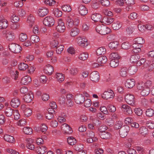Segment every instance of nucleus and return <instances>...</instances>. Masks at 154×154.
<instances>
[{
	"label": "nucleus",
	"instance_id": "6",
	"mask_svg": "<svg viewBox=\"0 0 154 154\" xmlns=\"http://www.w3.org/2000/svg\"><path fill=\"white\" fill-rule=\"evenodd\" d=\"M126 102L131 106L135 105V100L134 96L131 94H128L125 97Z\"/></svg>",
	"mask_w": 154,
	"mask_h": 154
},
{
	"label": "nucleus",
	"instance_id": "11",
	"mask_svg": "<svg viewBox=\"0 0 154 154\" xmlns=\"http://www.w3.org/2000/svg\"><path fill=\"white\" fill-rule=\"evenodd\" d=\"M85 97L82 94L76 95L75 97L74 100L75 102L78 104H81L84 102Z\"/></svg>",
	"mask_w": 154,
	"mask_h": 154
},
{
	"label": "nucleus",
	"instance_id": "17",
	"mask_svg": "<svg viewBox=\"0 0 154 154\" xmlns=\"http://www.w3.org/2000/svg\"><path fill=\"white\" fill-rule=\"evenodd\" d=\"M48 12L49 11L47 8L43 7L39 9L38 14L39 16L43 17L46 15Z\"/></svg>",
	"mask_w": 154,
	"mask_h": 154
},
{
	"label": "nucleus",
	"instance_id": "61",
	"mask_svg": "<svg viewBox=\"0 0 154 154\" xmlns=\"http://www.w3.org/2000/svg\"><path fill=\"white\" fill-rule=\"evenodd\" d=\"M79 32V29H71L70 35L72 37L77 35Z\"/></svg>",
	"mask_w": 154,
	"mask_h": 154
},
{
	"label": "nucleus",
	"instance_id": "25",
	"mask_svg": "<svg viewBox=\"0 0 154 154\" xmlns=\"http://www.w3.org/2000/svg\"><path fill=\"white\" fill-rule=\"evenodd\" d=\"M48 128L47 126L45 124H42L40 127H36L34 128V129L37 131H40L42 132H44L46 131Z\"/></svg>",
	"mask_w": 154,
	"mask_h": 154
},
{
	"label": "nucleus",
	"instance_id": "16",
	"mask_svg": "<svg viewBox=\"0 0 154 154\" xmlns=\"http://www.w3.org/2000/svg\"><path fill=\"white\" fill-rule=\"evenodd\" d=\"M135 85V81L134 79L127 80L125 83V86L128 88H132Z\"/></svg>",
	"mask_w": 154,
	"mask_h": 154
},
{
	"label": "nucleus",
	"instance_id": "40",
	"mask_svg": "<svg viewBox=\"0 0 154 154\" xmlns=\"http://www.w3.org/2000/svg\"><path fill=\"white\" fill-rule=\"evenodd\" d=\"M119 64V61L117 59H112L110 63V66L113 68H116Z\"/></svg>",
	"mask_w": 154,
	"mask_h": 154
},
{
	"label": "nucleus",
	"instance_id": "60",
	"mask_svg": "<svg viewBox=\"0 0 154 154\" xmlns=\"http://www.w3.org/2000/svg\"><path fill=\"white\" fill-rule=\"evenodd\" d=\"M11 21L12 23H17L19 20V18L15 15H13L11 17Z\"/></svg>",
	"mask_w": 154,
	"mask_h": 154
},
{
	"label": "nucleus",
	"instance_id": "48",
	"mask_svg": "<svg viewBox=\"0 0 154 154\" xmlns=\"http://www.w3.org/2000/svg\"><path fill=\"white\" fill-rule=\"evenodd\" d=\"M30 39L31 41L33 43H37L40 40L39 37L35 35H32Z\"/></svg>",
	"mask_w": 154,
	"mask_h": 154
},
{
	"label": "nucleus",
	"instance_id": "57",
	"mask_svg": "<svg viewBox=\"0 0 154 154\" xmlns=\"http://www.w3.org/2000/svg\"><path fill=\"white\" fill-rule=\"evenodd\" d=\"M64 47L62 45H60L56 48V52L57 54H60L63 50Z\"/></svg>",
	"mask_w": 154,
	"mask_h": 154
},
{
	"label": "nucleus",
	"instance_id": "44",
	"mask_svg": "<svg viewBox=\"0 0 154 154\" xmlns=\"http://www.w3.org/2000/svg\"><path fill=\"white\" fill-rule=\"evenodd\" d=\"M27 38V36L25 33H22L19 36V39L22 42L25 41Z\"/></svg>",
	"mask_w": 154,
	"mask_h": 154
},
{
	"label": "nucleus",
	"instance_id": "10",
	"mask_svg": "<svg viewBox=\"0 0 154 154\" xmlns=\"http://www.w3.org/2000/svg\"><path fill=\"white\" fill-rule=\"evenodd\" d=\"M90 79L93 82H97L100 79L99 73L97 71H94L90 75Z\"/></svg>",
	"mask_w": 154,
	"mask_h": 154
},
{
	"label": "nucleus",
	"instance_id": "13",
	"mask_svg": "<svg viewBox=\"0 0 154 154\" xmlns=\"http://www.w3.org/2000/svg\"><path fill=\"white\" fill-rule=\"evenodd\" d=\"M7 69L11 75L14 76V79L16 80L18 78L19 72L18 71L15 70L14 68L10 66L8 67Z\"/></svg>",
	"mask_w": 154,
	"mask_h": 154
},
{
	"label": "nucleus",
	"instance_id": "59",
	"mask_svg": "<svg viewBox=\"0 0 154 154\" xmlns=\"http://www.w3.org/2000/svg\"><path fill=\"white\" fill-rule=\"evenodd\" d=\"M84 106L86 107H88L90 106L91 105L92 103L90 99H87L86 100H85Z\"/></svg>",
	"mask_w": 154,
	"mask_h": 154
},
{
	"label": "nucleus",
	"instance_id": "8",
	"mask_svg": "<svg viewBox=\"0 0 154 154\" xmlns=\"http://www.w3.org/2000/svg\"><path fill=\"white\" fill-rule=\"evenodd\" d=\"M130 130L129 127L127 125L122 126L119 130V134L121 137L124 138L127 135Z\"/></svg>",
	"mask_w": 154,
	"mask_h": 154
},
{
	"label": "nucleus",
	"instance_id": "27",
	"mask_svg": "<svg viewBox=\"0 0 154 154\" xmlns=\"http://www.w3.org/2000/svg\"><path fill=\"white\" fill-rule=\"evenodd\" d=\"M99 134L101 138L106 139L109 138L111 135L107 131L100 132Z\"/></svg>",
	"mask_w": 154,
	"mask_h": 154
},
{
	"label": "nucleus",
	"instance_id": "7",
	"mask_svg": "<svg viewBox=\"0 0 154 154\" xmlns=\"http://www.w3.org/2000/svg\"><path fill=\"white\" fill-rule=\"evenodd\" d=\"M4 34H5L6 39L9 41H11L15 38V34L10 29H5L3 31Z\"/></svg>",
	"mask_w": 154,
	"mask_h": 154
},
{
	"label": "nucleus",
	"instance_id": "5",
	"mask_svg": "<svg viewBox=\"0 0 154 154\" xmlns=\"http://www.w3.org/2000/svg\"><path fill=\"white\" fill-rule=\"evenodd\" d=\"M43 23L46 26L51 27L54 25V18L52 17L47 16L44 20Z\"/></svg>",
	"mask_w": 154,
	"mask_h": 154
},
{
	"label": "nucleus",
	"instance_id": "64",
	"mask_svg": "<svg viewBox=\"0 0 154 154\" xmlns=\"http://www.w3.org/2000/svg\"><path fill=\"white\" fill-rule=\"evenodd\" d=\"M146 125L150 129H152L154 128V123L151 121H147L146 122Z\"/></svg>",
	"mask_w": 154,
	"mask_h": 154
},
{
	"label": "nucleus",
	"instance_id": "56",
	"mask_svg": "<svg viewBox=\"0 0 154 154\" xmlns=\"http://www.w3.org/2000/svg\"><path fill=\"white\" fill-rule=\"evenodd\" d=\"M74 149L76 151L79 152L83 150V146L80 144H77L74 146Z\"/></svg>",
	"mask_w": 154,
	"mask_h": 154
},
{
	"label": "nucleus",
	"instance_id": "62",
	"mask_svg": "<svg viewBox=\"0 0 154 154\" xmlns=\"http://www.w3.org/2000/svg\"><path fill=\"white\" fill-rule=\"evenodd\" d=\"M46 67L48 70V71L49 75H51L54 71V70L53 67L49 64H48L46 66Z\"/></svg>",
	"mask_w": 154,
	"mask_h": 154
},
{
	"label": "nucleus",
	"instance_id": "45",
	"mask_svg": "<svg viewBox=\"0 0 154 154\" xmlns=\"http://www.w3.org/2000/svg\"><path fill=\"white\" fill-rule=\"evenodd\" d=\"M88 57V54L87 53L81 54L79 56V58L82 60H86Z\"/></svg>",
	"mask_w": 154,
	"mask_h": 154
},
{
	"label": "nucleus",
	"instance_id": "3",
	"mask_svg": "<svg viewBox=\"0 0 154 154\" xmlns=\"http://www.w3.org/2000/svg\"><path fill=\"white\" fill-rule=\"evenodd\" d=\"M114 96V93L111 90L105 91L101 95V98L105 100H107L109 99H113Z\"/></svg>",
	"mask_w": 154,
	"mask_h": 154
},
{
	"label": "nucleus",
	"instance_id": "1",
	"mask_svg": "<svg viewBox=\"0 0 154 154\" xmlns=\"http://www.w3.org/2000/svg\"><path fill=\"white\" fill-rule=\"evenodd\" d=\"M9 48L12 52L15 54L20 53L22 50V48L20 45L14 43L10 44Z\"/></svg>",
	"mask_w": 154,
	"mask_h": 154
},
{
	"label": "nucleus",
	"instance_id": "12",
	"mask_svg": "<svg viewBox=\"0 0 154 154\" xmlns=\"http://www.w3.org/2000/svg\"><path fill=\"white\" fill-rule=\"evenodd\" d=\"M62 129L67 134H72L73 132L72 128L69 125L66 123L63 124Z\"/></svg>",
	"mask_w": 154,
	"mask_h": 154
},
{
	"label": "nucleus",
	"instance_id": "4",
	"mask_svg": "<svg viewBox=\"0 0 154 154\" xmlns=\"http://www.w3.org/2000/svg\"><path fill=\"white\" fill-rule=\"evenodd\" d=\"M66 24L69 28H71L73 26H74V28L78 29L77 27V25L79 23V21L78 19L75 22H74L69 17H68L66 19Z\"/></svg>",
	"mask_w": 154,
	"mask_h": 154
},
{
	"label": "nucleus",
	"instance_id": "49",
	"mask_svg": "<svg viewBox=\"0 0 154 154\" xmlns=\"http://www.w3.org/2000/svg\"><path fill=\"white\" fill-rule=\"evenodd\" d=\"M45 3L47 5L51 6L57 5L56 2L54 0H45Z\"/></svg>",
	"mask_w": 154,
	"mask_h": 154
},
{
	"label": "nucleus",
	"instance_id": "46",
	"mask_svg": "<svg viewBox=\"0 0 154 154\" xmlns=\"http://www.w3.org/2000/svg\"><path fill=\"white\" fill-rule=\"evenodd\" d=\"M28 67V65L24 63H21L18 66V68L20 70L24 71Z\"/></svg>",
	"mask_w": 154,
	"mask_h": 154
},
{
	"label": "nucleus",
	"instance_id": "50",
	"mask_svg": "<svg viewBox=\"0 0 154 154\" xmlns=\"http://www.w3.org/2000/svg\"><path fill=\"white\" fill-rule=\"evenodd\" d=\"M122 24L119 21L113 23L112 25L113 29H120L122 26Z\"/></svg>",
	"mask_w": 154,
	"mask_h": 154
},
{
	"label": "nucleus",
	"instance_id": "63",
	"mask_svg": "<svg viewBox=\"0 0 154 154\" xmlns=\"http://www.w3.org/2000/svg\"><path fill=\"white\" fill-rule=\"evenodd\" d=\"M107 125L109 126H112L114 125V121L111 118H109L106 120Z\"/></svg>",
	"mask_w": 154,
	"mask_h": 154
},
{
	"label": "nucleus",
	"instance_id": "37",
	"mask_svg": "<svg viewBox=\"0 0 154 154\" xmlns=\"http://www.w3.org/2000/svg\"><path fill=\"white\" fill-rule=\"evenodd\" d=\"M38 153L40 154H44L47 151V149L46 147L44 146H39L37 149Z\"/></svg>",
	"mask_w": 154,
	"mask_h": 154
},
{
	"label": "nucleus",
	"instance_id": "41",
	"mask_svg": "<svg viewBox=\"0 0 154 154\" xmlns=\"http://www.w3.org/2000/svg\"><path fill=\"white\" fill-rule=\"evenodd\" d=\"M68 143L71 145H73L75 144L76 141V139L72 137H70L67 138Z\"/></svg>",
	"mask_w": 154,
	"mask_h": 154
},
{
	"label": "nucleus",
	"instance_id": "58",
	"mask_svg": "<svg viewBox=\"0 0 154 154\" xmlns=\"http://www.w3.org/2000/svg\"><path fill=\"white\" fill-rule=\"evenodd\" d=\"M23 112L25 115L26 117H28L31 115L32 113V111L28 107Z\"/></svg>",
	"mask_w": 154,
	"mask_h": 154
},
{
	"label": "nucleus",
	"instance_id": "30",
	"mask_svg": "<svg viewBox=\"0 0 154 154\" xmlns=\"http://www.w3.org/2000/svg\"><path fill=\"white\" fill-rule=\"evenodd\" d=\"M14 110L10 107H7L5 111V116L7 117H10L12 116Z\"/></svg>",
	"mask_w": 154,
	"mask_h": 154
},
{
	"label": "nucleus",
	"instance_id": "2",
	"mask_svg": "<svg viewBox=\"0 0 154 154\" xmlns=\"http://www.w3.org/2000/svg\"><path fill=\"white\" fill-rule=\"evenodd\" d=\"M76 41L80 46L85 48L88 46V43L87 38L84 36H79L77 38Z\"/></svg>",
	"mask_w": 154,
	"mask_h": 154
},
{
	"label": "nucleus",
	"instance_id": "20",
	"mask_svg": "<svg viewBox=\"0 0 154 154\" xmlns=\"http://www.w3.org/2000/svg\"><path fill=\"white\" fill-rule=\"evenodd\" d=\"M123 110L127 114L131 115L132 113V111L130 107L126 104H123L122 106Z\"/></svg>",
	"mask_w": 154,
	"mask_h": 154
},
{
	"label": "nucleus",
	"instance_id": "19",
	"mask_svg": "<svg viewBox=\"0 0 154 154\" xmlns=\"http://www.w3.org/2000/svg\"><path fill=\"white\" fill-rule=\"evenodd\" d=\"M91 18L95 22H100L102 18V16L101 14H99L96 13L92 14Z\"/></svg>",
	"mask_w": 154,
	"mask_h": 154
},
{
	"label": "nucleus",
	"instance_id": "53",
	"mask_svg": "<svg viewBox=\"0 0 154 154\" xmlns=\"http://www.w3.org/2000/svg\"><path fill=\"white\" fill-rule=\"evenodd\" d=\"M122 122L121 121H118L116 122L114 126V128L116 130L120 129L122 126Z\"/></svg>",
	"mask_w": 154,
	"mask_h": 154
},
{
	"label": "nucleus",
	"instance_id": "15",
	"mask_svg": "<svg viewBox=\"0 0 154 154\" xmlns=\"http://www.w3.org/2000/svg\"><path fill=\"white\" fill-rule=\"evenodd\" d=\"M20 104V99L17 97L12 99L11 102V105L13 107L16 108L18 107Z\"/></svg>",
	"mask_w": 154,
	"mask_h": 154
},
{
	"label": "nucleus",
	"instance_id": "38",
	"mask_svg": "<svg viewBox=\"0 0 154 154\" xmlns=\"http://www.w3.org/2000/svg\"><path fill=\"white\" fill-rule=\"evenodd\" d=\"M150 92V88L145 87L140 92L141 94L143 96L148 95Z\"/></svg>",
	"mask_w": 154,
	"mask_h": 154
},
{
	"label": "nucleus",
	"instance_id": "21",
	"mask_svg": "<svg viewBox=\"0 0 154 154\" xmlns=\"http://www.w3.org/2000/svg\"><path fill=\"white\" fill-rule=\"evenodd\" d=\"M32 81L31 77L27 75L23 77L21 80V82L24 85H27Z\"/></svg>",
	"mask_w": 154,
	"mask_h": 154
},
{
	"label": "nucleus",
	"instance_id": "35",
	"mask_svg": "<svg viewBox=\"0 0 154 154\" xmlns=\"http://www.w3.org/2000/svg\"><path fill=\"white\" fill-rule=\"evenodd\" d=\"M4 139L6 141L10 143H13L15 140L13 137L8 134L4 136Z\"/></svg>",
	"mask_w": 154,
	"mask_h": 154
},
{
	"label": "nucleus",
	"instance_id": "29",
	"mask_svg": "<svg viewBox=\"0 0 154 154\" xmlns=\"http://www.w3.org/2000/svg\"><path fill=\"white\" fill-rule=\"evenodd\" d=\"M137 70V66L135 65H133L128 68V70L131 75H134L136 73Z\"/></svg>",
	"mask_w": 154,
	"mask_h": 154
},
{
	"label": "nucleus",
	"instance_id": "33",
	"mask_svg": "<svg viewBox=\"0 0 154 154\" xmlns=\"http://www.w3.org/2000/svg\"><path fill=\"white\" fill-rule=\"evenodd\" d=\"M111 29H95V31L100 34L101 35H105L108 34L111 32Z\"/></svg>",
	"mask_w": 154,
	"mask_h": 154
},
{
	"label": "nucleus",
	"instance_id": "52",
	"mask_svg": "<svg viewBox=\"0 0 154 154\" xmlns=\"http://www.w3.org/2000/svg\"><path fill=\"white\" fill-rule=\"evenodd\" d=\"M154 114V110L152 109H148L146 111V115L148 117H151Z\"/></svg>",
	"mask_w": 154,
	"mask_h": 154
},
{
	"label": "nucleus",
	"instance_id": "34",
	"mask_svg": "<svg viewBox=\"0 0 154 154\" xmlns=\"http://www.w3.org/2000/svg\"><path fill=\"white\" fill-rule=\"evenodd\" d=\"M33 140L32 139L29 138L27 139V148L31 150H33L35 148V146L32 144Z\"/></svg>",
	"mask_w": 154,
	"mask_h": 154
},
{
	"label": "nucleus",
	"instance_id": "36",
	"mask_svg": "<svg viewBox=\"0 0 154 154\" xmlns=\"http://www.w3.org/2000/svg\"><path fill=\"white\" fill-rule=\"evenodd\" d=\"M53 11L54 15L56 17H60L62 15V11L58 8H55L54 9Z\"/></svg>",
	"mask_w": 154,
	"mask_h": 154
},
{
	"label": "nucleus",
	"instance_id": "47",
	"mask_svg": "<svg viewBox=\"0 0 154 154\" xmlns=\"http://www.w3.org/2000/svg\"><path fill=\"white\" fill-rule=\"evenodd\" d=\"M56 75L57 80L60 83L64 80V77L62 73H57Z\"/></svg>",
	"mask_w": 154,
	"mask_h": 154
},
{
	"label": "nucleus",
	"instance_id": "22",
	"mask_svg": "<svg viewBox=\"0 0 154 154\" xmlns=\"http://www.w3.org/2000/svg\"><path fill=\"white\" fill-rule=\"evenodd\" d=\"M114 21L113 18L108 16L104 17L102 20L101 23H103L106 24H109L112 23Z\"/></svg>",
	"mask_w": 154,
	"mask_h": 154
},
{
	"label": "nucleus",
	"instance_id": "31",
	"mask_svg": "<svg viewBox=\"0 0 154 154\" xmlns=\"http://www.w3.org/2000/svg\"><path fill=\"white\" fill-rule=\"evenodd\" d=\"M127 68L126 67H122L119 71V73L121 76L123 77L127 76Z\"/></svg>",
	"mask_w": 154,
	"mask_h": 154
},
{
	"label": "nucleus",
	"instance_id": "26",
	"mask_svg": "<svg viewBox=\"0 0 154 154\" xmlns=\"http://www.w3.org/2000/svg\"><path fill=\"white\" fill-rule=\"evenodd\" d=\"M8 21L5 19L0 20V29H6L8 26Z\"/></svg>",
	"mask_w": 154,
	"mask_h": 154
},
{
	"label": "nucleus",
	"instance_id": "28",
	"mask_svg": "<svg viewBox=\"0 0 154 154\" xmlns=\"http://www.w3.org/2000/svg\"><path fill=\"white\" fill-rule=\"evenodd\" d=\"M140 57L139 54L132 55L130 58V60L131 63H135L140 60Z\"/></svg>",
	"mask_w": 154,
	"mask_h": 154
},
{
	"label": "nucleus",
	"instance_id": "23",
	"mask_svg": "<svg viewBox=\"0 0 154 154\" xmlns=\"http://www.w3.org/2000/svg\"><path fill=\"white\" fill-rule=\"evenodd\" d=\"M133 41L135 42L133 44H137L140 45V47H142V44L145 42L144 39L142 37H137L133 39Z\"/></svg>",
	"mask_w": 154,
	"mask_h": 154
},
{
	"label": "nucleus",
	"instance_id": "32",
	"mask_svg": "<svg viewBox=\"0 0 154 154\" xmlns=\"http://www.w3.org/2000/svg\"><path fill=\"white\" fill-rule=\"evenodd\" d=\"M139 132L142 135L144 136L148 134V129L146 127L142 126L140 128Z\"/></svg>",
	"mask_w": 154,
	"mask_h": 154
},
{
	"label": "nucleus",
	"instance_id": "55",
	"mask_svg": "<svg viewBox=\"0 0 154 154\" xmlns=\"http://www.w3.org/2000/svg\"><path fill=\"white\" fill-rule=\"evenodd\" d=\"M62 9L64 11L70 12L72 9L70 6L69 5H64L62 6Z\"/></svg>",
	"mask_w": 154,
	"mask_h": 154
},
{
	"label": "nucleus",
	"instance_id": "54",
	"mask_svg": "<svg viewBox=\"0 0 154 154\" xmlns=\"http://www.w3.org/2000/svg\"><path fill=\"white\" fill-rule=\"evenodd\" d=\"M102 5L104 6H109L110 2L108 0H99Z\"/></svg>",
	"mask_w": 154,
	"mask_h": 154
},
{
	"label": "nucleus",
	"instance_id": "39",
	"mask_svg": "<svg viewBox=\"0 0 154 154\" xmlns=\"http://www.w3.org/2000/svg\"><path fill=\"white\" fill-rule=\"evenodd\" d=\"M106 52V49L103 47L99 48L96 51L97 54L98 55L104 54Z\"/></svg>",
	"mask_w": 154,
	"mask_h": 154
},
{
	"label": "nucleus",
	"instance_id": "42",
	"mask_svg": "<svg viewBox=\"0 0 154 154\" xmlns=\"http://www.w3.org/2000/svg\"><path fill=\"white\" fill-rule=\"evenodd\" d=\"M118 44V42L113 41L109 44V46L111 49H115L117 48Z\"/></svg>",
	"mask_w": 154,
	"mask_h": 154
},
{
	"label": "nucleus",
	"instance_id": "14",
	"mask_svg": "<svg viewBox=\"0 0 154 154\" xmlns=\"http://www.w3.org/2000/svg\"><path fill=\"white\" fill-rule=\"evenodd\" d=\"M34 95L32 91L29 92L26 94H25L23 96V99L24 101L26 103L31 102L33 99Z\"/></svg>",
	"mask_w": 154,
	"mask_h": 154
},
{
	"label": "nucleus",
	"instance_id": "24",
	"mask_svg": "<svg viewBox=\"0 0 154 154\" xmlns=\"http://www.w3.org/2000/svg\"><path fill=\"white\" fill-rule=\"evenodd\" d=\"M107 60V59L106 56H101L97 58V62L100 66H102V64L106 63Z\"/></svg>",
	"mask_w": 154,
	"mask_h": 154
},
{
	"label": "nucleus",
	"instance_id": "51",
	"mask_svg": "<svg viewBox=\"0 0 154 154\" xmlns=\"http://www.w3.org/2000/svg\"><path fill=\"white\" fill-rule=\"evenodd\" d=\"M24 132L26 134H31L32 133V128L29 127H25L23 129Z\"/></svg>",
	"mask_w": 154,
	"mask_h": 154
},
{
	"label": "nucleus",
	"instance_id": "18",
	"mask_svg": "<svg viewBox=\"0 0 154 154\" xmlns=\"http://www.w3.org/2000/svg\"><path fill=\"white\" fill-rule=\"evenodd\" d=\"M78 11L82 16L86 15L88 13V10L83 5H80L78 8Z\"/></svg>",
	"mask_w": 154,
	"mask_h": 154
},
{
	"label": "nucleus",
	"instance_id": "43",
	"mask_svg": "<svg viewBox=\"0 0 154 154\" xmlns=\"http://www.w3.org/2000/svg\"><path fill=\"white\" fill-rule=\"evenodd\" d=\"M56 29H65L64 23L60 19L58 22V25Z\"/></svg>",
	"mask_w": 154,
	"mask_h": 154
},
{
	"label": "nucleus",
	"instance_id": "9",
	"mask_svg": "<svg viewBox=\"0 0 154 154\" xmlns=\"http://www.w3.org/2000/svg\"><path fill=\"white\" fill-rule=\"evenodd\" d=\"M35 20L34 17L31 14L28 17L27 22L29 23V28H32L33 29H38L39 28L37 25L34 24Z\"/></svg>",
	"mask_w": 154,
	"mask_h": 154
}]
</instances>
